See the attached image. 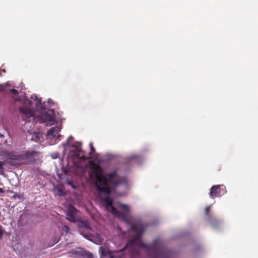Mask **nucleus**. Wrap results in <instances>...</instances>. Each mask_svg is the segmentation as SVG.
<instances>
[{"instance_id": "nucleus-1", "label": "nucleus", "mask_w": 258, "mask_h": 258, "mask_svg": "<svg viewBox=\"0 0 258 258\" xmlns=\"http://www.w3.org/2000/svg\"><path fill=\"white\" fill-rule=\"evenodd\" d=\"M90 177L94 181L96 190L106 196L105 198H101L106 209L115 216L127 222L128 206L123 204H118V207L121 210L119 211L113 206V199L109 197L118 186L125 182V178L119 175L116 170L104 175L100 165L93 162L90 163Z\"/></svg>"}, {"instance_id": "nucleus-2", "label": "nucleus", "mask_w": 258, "mask_h": 258, "mask_svg": "<svg viewBox=\"0 0 258 258\" xmlns=\"http://www.w3.org/2000/svg\"><path fill=\"white\" fill-rule=\"evenodd\" d=\"M131 229L136 233V234L129 242L130 244L132 245L137 244L140 247L144 248L149 256L153 257V258L162 257L161 255L162 253L164 252V249L161 248L160 240L155 239L151 244H146L141 240L142 234L145 230V227L142 222L139 221L132 224Z\"/></svg>"}, {"instance_id": "nucleus-3", "label": "nucleus", "mask_w": 258, "mask_h": 258, "mask_svg": "<svg viewBox=\"0 0 258 258\" xmlns=\"http://www.w3.org/2000/svg\"><path fill=\"white\" fill-rule=\"evenodd\" d=\"M21 117L26 122L31 121L45 122L47 125H51L55 121V115L53 110H48L46 112H41L39 115H34L33 111L29 107H20L19 108Z\"/></svg>"}, {"instance_id": "nucleus-4", "label": "nucleus", "mask_w": 258, "mask_h": 258, "mask_svg": "<svg viewBox=\"0 0 258 258\" xmlns=\"http://www.w3.org/2000/svg\"><path fill=\"white\" fill-rule=\"evenodd\" d=\"M39 153L35 151H27L22 154V160H26L28 163H34L37 159Z\"/></svg>"}, {"instance_id": "nucleus-5", "label": "nucleus", "mask_w": 258, "mask_h": 258, "mask_svg": "<svg viewBox=\"0 0 258 258\" xmlns=\"http://www.w3.org/2000/svg\"><path fill=\"white\" fill-rule=\"evenodd\" d=\"M69 155L73 158L86 160L88 158L85 155L84 151L79 146H76L74 150H71Z\"/></svg>"}, {"instance_id": "nucleus-6", "label": "nucleus", "mask_w": 258, "mask_h": 258, "mask_svg": "<svg viewBox=\"0 0 258 258\" xmlns=\"http://www.w3.org/2000/svg\"><path fill=\"white\" fill-rule=\"evenodd\" d=\"M211 210V206H208L205 208V214L207 217L208 222L211 225V226L214 228H218L220 224V221L216 219L215 218L212 217L211 215L210 214Z\"/></svg>"}, {"instance_id": "nucleus-7", "label": "nucleus", "mask_w": 258, "mask_h": 258, "mask_svg": "<svg viewBox=\"0 0 258 258\" xmlns=\"http://www.w3.org/2000/svg\"><path fill=\"white\" fill-rule=\"evenodd\" d=\"M126 246H127L126 245L124 248L120 249L118 251H113V252H111L108 250L103 249L101 250V255L104 256L109 255L110 258H114L115 256H119V258H123L124 255L123 254L124 249Z\"/></svg>"}, {"instance_id": "nucleus-8", "label": "nucleus", "mask_w": 258, "mask_h": 258, "mask_svg": "<svg viewBox=\"0 0 258 258\" xmlns=\"http://www.w3.org/2000/svg\"><path fill=\"white\" fill-rule=\"evenodd\" d=\"M210 197L214 198L221 196V189L220 185H215L212 186L210 191Z\"/></svg>"}, {"instance_id": "nucleus-9", "label": "nucleus", "mask_w": 258, "mask_h": 258, "mask_svg": "<svg viewBox=\"0 0 258 258\" xmlns=\"http://www.w3.org/2000/svg\"><path fill=\"white\" fill-rule=\"evenodd\" d=\"M77 212V210L75 207L73 206L70 207L67 213V219L71 222H75Z\"/></svg>"}, {"instance_id": "nucleus-10", "label": "nucleus", "mask_w": 258, "mask_h": 258, "mask_svg": "<svg viewBox=\"0 0 258 258\" xmlns=\"http://www.w3.org/2000/svg\"><path fill=\"white\" fill-rule=\"evenodd\" d=\"M11 97L14 100L15 102L20 101V98L19 97L18 91L15 89H11L9 90Z\"/></svg>"}, {"instance_id": "nucleus-11", "label": "nucleus", "mask_w": 258, "mask_h": 258, "mask_svg": "<svg viewBox=\"0 0 258 258\" xmlns=\"http://www.w3.org/2000/svg\"><path fill=\"white\" fill-rule=\"evenodd\" d=\"M60 131V128L57 126L52 127L48 131L47 134L48 136H51L53 137H55L58 136V133Z\"/></svg>"}, {"instance_id": "nucleus-12", "label": "nucleus", "mask_w": 258, "mask_h": 258, "mask_svg": "<svg viewBox=\"0 0 258 258\" xmlns=\"http://www.w3.org/2000/svg\"><path fill=\"white\" fill-rule=\"evenodd\" d=\"M8 157L9 159L17 161L22 160V154L20 155H15L13 154H9L8 155Z\"/></svg>"}, {"instance_id": "nucleus-13", "label": "nucleus", "mask_w": 258, "mask_h": 258, "mask_svg": "<svg viewBox=\"0 0 258 258\" xmlns=\"http://www.w3.org/2000/svg\"><path fill=\"white\" fill-rule=\"evenodd\" d=\"M9 85L8 83L0 84V93H7L6 87Z\"/></svg>"}, {"instance_id": "nucleus-14", "label": "nucleus", "mask_w": 258, "mask_h": 258, "mask_svg": "<svg viewBox=\"0 0 258 258\" xmlns=\"http://www.w3.org/2000/svg\"><path fill=\"white\" fill-rule=\"evenodd\" d=\"M80 226L89 230L91 229L88 222L87 221H82L80 224Z\"/></svg>"}, {"instance_id": "nucleus-15", "label": "nucleus", "mask_w": 258, "mask_h": 258, "mask_svg": "<svg viewBox=\"0 0 258 258\" xmlns=\"http://www.w3.org/2000/svg\"><path fill=\"white\" fill-rule=\"evenodd\" d=\"M35 98H36V107L37 108H39L40 107H42V104H41V99H38V98H37V97L36 96H35Z\"/></svg>"}, {"instance_id": "nucleus-16", "label": "nucleus", "mask_w": 258, "mask_h": 258, "mask_svg": "<svg viewBox=\"0 0 258 258\" xmlns=\"http://www.w3.org/2000/svg\"><path fill=\"white\" fill-rule=\"evenodd\" d=\"M13 198L14 199H19L20 200L21 199H22L23 198V196L22 195H19L18 194H15L14 196H13Z\"/></svg>"}, {"instance_id": "nucleus-17", "label": "nucleus", "mask_w": 258, "mask_h": 258, "mask_svg": "<svg viewBox=\"0 0 258 258\" xmlns=\"http://www.w3.org/2000/svg\"><path fill=\"white\" fill-rule=\"evenodd\" d=\"M90 150H91L90 154H93L95 151V150L93 146L92 143H90Z\"/></svg>"}, {"instance_id": "nucleus-18", "label": "nucleus", "mask_w": 258, "mask_h": 258, "mask_svg": "<svg viewBox=\"0 0 258 258\" xmlns=\"http://www.w3.org/2000/svg\"><path fill=\"white\" fill-rule=\"evenodd\" d=\"M4 233L3 228L2 226L0 225V240L2 238Z\"/></svg>"}, {"instance_id": "nucleus-19", "label": "nucleus", "mask_w": 258, "mask_h": 258, "mask_svg": "<svg viewBox=\"0 0 258 258\" xmlns=\"http://www.w3.org/2000/svg\"><path fill=\"white\" fill-rule=\"evenodd\" d=\"M5 164V162L0 161V170H3V166Z\"/></svg>"}, {"instance_id": "nucleus-20", "label": "nucleus", "mask_w": 258, "mask_h": 258, "mask_svg": "<svg viewBox=\"0 0 258 258\" xmlns=\"http://www.w3.org/2000/svg\"><path fill=\"white\" fill-rule=\"evenodd\" d=\"M5 191L3 188L0 187V193H4Z\"/></svg>"}, {"instance_id": "nucleus-21", "label": "nucleus", "mask_w": 258, "mask_h": 258, "mask_svg": "<svg viewBox=\"0 0 258 258\" xmlns=\"http://www.w3.org/2000/svg\"><path fill=\"white\" fill-rule=\"evenodd\" d=\"M73 139V138L72 136H70V137L69 138V139H68V141H70V140H72V139Z\"/></svg>"}, {"instance_id": "nucleus-22", "label": "nucleus", "mask_w": 258, "mask_h": 258, "mask_svg": "<svg viewBox=\"0 0 258 258\" xmlns=\"http://www.w3.org/2000/svg\"><path fill=\"white\" fill-rule=\"evenodd\" d=\"M138 156H135L134 157H132V158H138Z\"/></svg>"}]
</instances>
